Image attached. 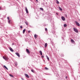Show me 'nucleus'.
<instances>
[{
	"instance_id": "28",
	"label": "nucleus",
	"mask_w": 80,
	"mask_h": 80,
	"mask_svg": "<svg viewBox=\"0 0 80 80\" xmlns=\"http://www.w3.org/2000/svg\"><path fill=\"white\" fill-rule=\"evenodd\" d=\"M45 31H47V28H45Z\"/></svg>"
},
{
	"instance_id": "30",
	"label": "nucleus",
	"mask_w": 80,
	"mask_h": 80,
	"mask_svg": "<svg viewBox=\"0 0 80 80\" xmlns=\"http://www.w3.org/2000/svg\"><path fill=\"white\" fill-rule=\"evenodd\" d=\"M20 28H22V26H20Z\"/></svg>"
},
{
	"instance_id": "17",
	"label": "nucleus",
	"mask_w": 80,
	"mask_h": 80,
	"mask_svg": "<svg viewBox=\"0 0 80 80\" xmlns=\"http://www.w3.org/2000/svg\"><path fill=\"white\" fill-rule=\"evenodd\" d=\"M26 30L25 29H24L23 31V33H24L25 32Z\"/></svg>"
},
{
	"instance_id": "12",
	"label": "nucleus",
	"mask_w": 80,
	"mask_h": 80,
	"mask_svg": "<svg viewBox=\"0 0 80 80\" xmlns=\"http://www.w3.org/2000/svg\"><path fill=\"white\" fill-rule=\"evenodd\" d=\"M39 53H40V54L41 55H42V52L41 51H39Z\"/></svg>"
},
{
	"instance_id": "4",
	"label": "nucleus",
	"mask_w": 80,
	"mask_h": 80,
	"mask_svg": "<svg viewBox=\"0 0 80 80\" xmlns=\"http://www.w3.org/2000/svg\"><path fill=\"white\" fill-rule=\"evenodd\" d=\"M25 10H26L27 13H28V9H27V7H25Z\"/></svg>"
},
{
	"instance_id": "37",
	"label": "nucleus",
	"mask_w": 80,
	"mask_h": 80,
	"mask_svg": "<svg viewBox=\"0 0 80 80\" xmlns=\"http://www.w3.org/2000/svg\"><path fill=\"white\" fill-rule=\"evenodd\" d=\"M67 78V77H66V78Z\"/></svg>"
},
{
	"instance_id": "9",
	"label": "nucleus",
	"mask_w": 80,
	"mask_h": 80,
	"mask_svg": "<svg viewBox=\"0 0 80 80\" xmlns=\"http://www.w3.org/2000/svg\"><path fill=\"white\" fill-rule=\"evenodd\" d=\"M25 77H27V78H29V76H28V74H25Z\"/></svg>"
},
{
	"instance_id": "25",
	"label": "nucleus",
	"mask_w": 80,
	"mask_h": 80,
	"mask_svg": "<svg viewBox=\"0 0 80 80\" xmlns=\"http://www.w3.org/2000/svg\"><path fill=\"white\" fill-rule=\"evenodd\" d=\"M45 68L46 70H48V68L47 67H45Z\"/></svg>"
},
{
	"instance_id": "36",
	"label": "nucleus",
	"mask_w": 80,
	"mask_h": 80,
	"mask_svg": "<svg viewBox=\"0 0 80 80\" xmlns=\"http://www.w3.org/2000/svg\"><path fill=\"white\" fill-rule=\"evenodd\" d=\"M12 45H13V43H12Z\"/></svg>"
},
{
	"instance_id": "7",
	"label": "nucleus",
	"mask_w": 80,
	"mask_h": 80,
	"mask_svg": "<svg viewBox=\"0 0 80 80\" xmlns=\"http://www.w3.org/2000/svg\"><path fill=\"white\" fill-rule=\"evenodd\" d=\"M26 51L27 53L29 54H30V51L28 49H26Z\"/></svg>"
},
{
	"instance_id": "24",
	"label": "nucleus",
	"mask_w": 80,
	"mask_h": 80,
	"mask_svg": "<svg viewBox=\"0 0 80 80\" xmlns=\"http://www.w3.org/2000/svg\"><path fill=\"white\" fill-rule=\"evenodd\" d=\"M34 37H35L36 38H37V35L36 34L34 35Z\"/></svg>"
},
{
	"instance_id": "10",
	"label": "nucleus",
	"mask_w": 80,
	"mask_h": 80,
	"mask_svg": "<svg viewBox=\"0 0 80 80\" xmlns=\"http://www.w3.org/2000/svg\"><path fill=\"white\" fill-rule=\"evenodd\" d=\"M56 3H57L58 4H59V3H60L59 1H58V0H56Z\"/></svg>"
},
{
	"instance_id": "27",
	"label": "nucleus",
	"mask_w": 80,
	"mask_h": 80,
	"mask_svg": "<svg viewBox=\"0 0 80 80\" xmlns=\"http://www.w3.org/2000/svg\"><path fill=\"white\" fill-rule=\"evenodd\" d=\"M65 17H67V14H65Z\"/></svg>"
},
{
	"instance_id": "31",
	"label": "nucleus",
	"mask_w": 80,
	"mask_h": 80,
	"mask_svg": "<svg viewBox=\"0 0 80 80\" xmlns=\"http://www.w3.org/2000/svg\"><path fill=\"white\" fill-rule=\"evenodd\" d=\"M15 65H16V66H17V63L15 64Z\"/></svg>"
},
{
	"instance_id": "2",
	"label": "nucleus",
	"mask_w": 80,
	"mask_h": 80,
	"mask_svg": "<svg viewBox=\"0 0 80 80\" xmlns=\"http://www.w3.org/2000/svg\"><path fill=\"white\" fill-rule=\"evenodd\" d=\"M73 30L74 31V32H75L76 33L78 32V30H77V29H76V28H73Z\"/></svg>"
},
{
	"instance_id": "32",
	"label": "nucleus",
	"mask_w": 80,
	"mask_h": 80,
	"mask_svg": "<svg viewBox=\"0 0 80 80\" xmlns=\"http://www.w3.org/2000/svg\"><path fill=\"white\" fill-rule=\"evenodd\" d=\"M28 32L29 33H30V31H28Z\"/></svg>"
},
{
	"instance_id": "6",
	"label": "nucleus",
	"mask_w": 80,
	"mask_h": 80,
	"mask_svg": "<svg viewBox=\"0 0 80 80\" xmlns=\"http://www.w3.org/2000/svg\"><path fill=\"white\" fill-rule=\"evenodd\" d=\"M15 54L18 57H20V54H19L18 52H16Z\"/></svg>"
},
{
	"instance_id": "26",
	"label": "nucleus",
	"mask_w": 80,
	"mask_h": 80,
	"mask_svg": "<svg viewBox=\"0 0 80 80\" xmlns=\"http://www.w3.org/2000/svg\"><path fill=\"white\" fill-rule=\"evenodd\" d=\"M7 19H8L9 20V19H10V18H9V17H7Z\"/></svg>"
},
{
	"instance_id": "8",
	"label": "nucleus",
	"mask_w": 80,
	"mask_h": 80,
	"mask_svg": "<svg viewBox=\"0 0 80 80\" xmlns=\"http://www.w3.org/2000/svg\"><path fill=\"white\" fill-rule=\"evenodd\" d=\"M9 49L10 50V51H11V52H14L13 50V49H12V48H11V47L9 48Z\"/></svg>"
},
{
	"instance_id": "1",
	"label": "nucleus",
	"mask_w": 80,
	"mask_h": 80,
	"mask_svg": "<svg viewBox=\"0 0 80 80\" xmlns=\"http://www.w3.org/2000/svg\"><path fill=\"white\" fill-rule=\"evenodd\" d=\"M3 58L5 60H8V58L7 56L3 57Z\"/></svg>"
},
{
	"instance_id": "35",
	"label": "nucleus",
	"mask_w": 80,
	"mask_h": 80,
	"mask_svg": "<svg viewBox=\"0 0 80 80\" xmlns=\"http://www.w3.org/2000/svg\"><path fill=\"white\" fill-rule=\"evenodd\" d=\"M36 2H38V0H36Z\"/></svg>"
},
{
	"instance_id": "16",
	"label": "nucleus",
	"mask_w": 80,
	"mask_h": 80,
	"mask_svg": "<svg viewBox=\"0 0 80 80\" xmlns=\"http://www.w3.org/2000/svg\"><path fill=\"white\" fill-rule=\"evenodd\" d=\"M3 66H4V68H5L6 69V70H8V68H7V67H6V66L4 65Z\"/></svg>"
},
{
	"instance_id": "20",
	"label": "nucleus",
	"mask_w": 80,
	"mask_h": 80,
	"mask_svg": "<svg viewBox=\"0 0 80 80\" xmlns=\"http://www.w3.org/2000/svg\"><path fill=\"white\" fill-rule=\"evenodd\" d=\"M67 25L66 24H64V27H67Z\"/></svg>"
},
{
	"instance_id": "22",
	"label": "nucleus",
	"mask_w": 80,
	"mask_h": 80,
	"mask_svg": "<svg viewBox=\"0 0 80 80\" xmlns=\"http://www.w3.org/2000/svg\"><path fill=\"white\" fill-rule=\"evenodd\" d=\"M40 10H42V11H43V8H40Z\"/></svg>"
},
{
	"instance_id": "3",
	"label": "nucleus",
	"mask_w": 80,
	"mask_h": 80,
	"mask_svg": "<svg viewBox=\"0 0 80 80\" xmlns=\"http://www.w3.org/2000/svg\"><path fill=\"white\" fill-rule=\"evenodd\" d=\"M75 23H76V25L78 26V27H79V26H80V24H79V23L77 22L76 21H75Z\"/></svg>"
},
{
	"instance_id": "34",
	"label": "nucleus",
	"mask_w": 80,
	"mask_h": 80,
	"mask_svg": "<svg viewBox=\"0 0 80 80\" xmlns=\"http://www.w3.org/2000/svg\"><path fill=\"white\" fill-rule=\"evenodd\" d=\"M1 9H2V8H1V7H0V10Z\"/></svg>"
},
{
	"instance_id": "13",
	"label": "nucleus",
	"mask_w": 80,
	"mask_h": 80,
	"mask_svg": "<svg viewBox=\"0 0 80 80\" xmlns=\"http://www.w3.org/2000/svg\"><path fill=\"white\" fill-rule=\"evenodd\" d=\"M61 11H62V9L60 7H59L58 8Z\"/></svg>"
},
{
	"instance_id": "33",
	"label": "nucleus",
	"mask_w": 80,
	"mask_h": 80,
	"mask_svg": "<svg viewBox=\"0 0 80 80\" xmlns=\"http://www.w3.org/2000/svg\"><path fill=\"white\" fill-rule=\"evenodd\" d=\"M56 14L58 15V13L57 12L56 13Z\"/></svg>"
},
{
	"instance_id": "15",
	"label": "nucleus",
	"mask_w": 80,
	"mask_h": 80,
	"mask_svg": "<svg viewBox=\"0 0 80 80\" xmlns=\"http://www.w3.org/2000/svg\"><path fill=\"white\" fill-rule=\"evenodd\" d=\"M46 57H47V60H49L50 59H49V58H48L47 56H46Z\"/></svg>"
},
{
	"instance_id": "18",
	"label": "nucleus",
	"mask_w": 80,
	"mask_h": 80,
	"mask_svg": "<svg viewBox=\"0 0 80 80\" xmlns=\"http://www.w3.org/2000/svg\"><path fill=\"white\" fill-rule=\"evenodd\" d=\"M31 72H33V73H34V72H35V71L33 70V69H32Z\"/></svg>"
},
{
	"instance_id": "11",
	"label": "nucleus",
	"mask_w": 80,
	"mask_h": 80,
	"mask_svg": "<svg viewBox=\"0 0 80 80\" xmlns=\"http://www.w3.org/2000/svg\"><path fill=\"white\" fill-rule=\"evenodd\" d=\"M71 41L72 43H75V41L73 39H71Z\"/></svg>"
},
{
	"instance_id": "19",
	"label": "nucleus",
	"mask_w": 80,
	"mask_h": 80,
	"mask_svg": "<svg viewBox=\"0 0 80 80\" xmlns=\"http://www.w3.org/2000/svg\"><path fill=\"white\" fill-rule=\"evenodd\" d=\"M11 22V20H9L8 21V23H10V22Z\"/></svg>"
},
{
	"instance_id": "14",
	"label": "nucleus",
	"mask_w": 80,
	"mask_h": 80,
	"mask_svg": "<svg viewBox=\"0 0 80 80\" xmlns=\"http://www.w3.org/2000/svg\"><path fill=\"white\" fill-rule=\"evenodd\" d=\"M47 47V43H46L45 44V48H46Z\"/></svg>"
},
{
	"instance_id": "21",
	"label": "nucleus",
	"mask_w": 80,
	"mask_h": 80,
	"mask_svg": "<svg viewBox=\"0 0 80 80\" xmlns=\"http://www.w3.org/2000/svg\"><path fill=\"white\" fill-rule=\"evenodd\" d=\"M10 76V77H13V75H12V74H9Z\"/></svg>"
},
{
	"instance_id": "29",
	"label": "nucleus",
	"mask_w": 80,
	"mask_h": 80,
	"mask_svg": "<svg viewBox=\"0 0 80 80\" xmlns=\"http://www.w3.org/2000/svg\"><path fill=\"white\" fill-rule=\"evenodd\" d=\"M42 57V58H44V56H42V57Z\"/></svg>"
},
{
	"instance_id": "23",
	"label": "nucleus",
	"mask_w": 80,
	"mask_h": 80,
	"mask_svg": "<svg viewBox=\"0 0 80 80\" xmlns=\"http://www.w3.org/2000/svg\"><path fill=\"white\" fill-rule=\"evenodd\" d=\"M25 23L26 25H28V22H25Z\"/></svg>"
},
{
	"instance_id": "5",
	"label": "nucleus",
	"mask_w": 80,
	"mask_h": 80,
	"mask_svg": "<svg viewBox=\"0 0 80 80\" xmlns=\"http://www.w3.org/2000/svg\"><path fill=\"white\" fill-rule=\"evenodd\" d=\"M61 18H62V20H63V21H65V17H64L62 16L61 17Z\"/></svg>"
}]
</instances>
